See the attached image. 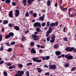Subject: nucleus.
Returning <instances> with one entry per match:
<instances>
[{
  "label": "nucleus",
  "instance_id": "nucleus-1",
  "mask_svg": "<svg viewBox=\"0 0 76 76\" xmlns=\"http://www.w3.org/2000/svg\"><path fill=\"white\" fill-rule=\"evenodd\" d=\"M31 37L32 38L34 39V41H38V40H39V36L35 34L32 35Z\"/></svg>",
  "mask_w": 76,
  "mask_h": 76
},
{
  "label": "nucleus",
  "instance_id": "nucleus-2",
  "mask_svg": "<svg viewBox=\"0 0 76 76\" xmlns=\"http://www.w3.org/2000/svg\"><path fill=\"white\" fill-rule=\"evenodd\" d=\"M53 28L50 27H49V30L46 32L47 34H46V36L47 37H49L50 34L52 32V31H53Z\"/></svg>",
  "mask_w": 76,
  "mask_h": 76
},
{
  "label": "nucleus",
  "instance_id": "nucleus-3",
  "mask_svg": "<svg viewBox=\"0 0 76 76\" xmlns=\"http://www.w3.org/2000/svg\"><path fill=\"white\" fill-rule=\"evenodd\" d=\"M17 73H20V74H16L14 76H22V75H23V74H24V72H23V71H17Z\"/></svg>",
  "mask_w": 76,
  "mask_h": 76
},
{
  "label": "nucleus",
  "instance_id": "nucleus-4",
  "mask_svg": "<svg viewBox=\"0 0 76 76\" xmlns=\"http://www.w3.org/2000/svg\"><path fill=\"white\" fill-rule=\"evenodd\" d=\"M74 48H75L74 47H68L66 48L65 50L67 52H68L69 51H72L73 50Z\"/></svg>",
  "mask_w": 76,
  "mask_h": 76
},
{
  "label": "nucleus",
  "instance_id": "nucleus-5",
  "mask_svg": "<svg viewBox=\"0 0 76 76\" xmlns=\"http://www.w3.org/2000/svg\"><path fill=\"white\" fill-rule=\"evenodd\" d=\"M65 58H66L68 60H72L73 58V56L71 55H66L65 56Z\"/></svg>",
  "mask_w": 76,
  "mask_h": 76
},
{
  "label": "nucleus",
  "instance_id": "nucleus-6",
  "mask_svg": "<svg viewBox=\"0 0 76 76\" xmlns=\"http://www.w3.org/2000/svg\"><path fill=\"white\" fill-rule=\"evenodd\" d=\"M15 16L16 17H18L19 15V10H15Z\"/></svg>",
  "mask_w": 76,
  "mask_h": 76
},
{
  "label": "nucleus",
  "instance_id": "nucleus-7",
  "mask_svg": "<svg viewBox=\"0 0 76 76\" xmlns=\"http://www.w3.org/2000/svg\"><path fill=\"white\" fill-rule=\"evenodd\" d=\"M56 69V66L55 65H51L49 67V69Z\"/></svg>",
  "mask_w": 76,
  "mask_h": 76
},
{
  "label": "nucleus",
  "instance_id": "nucleus-8",
  "mask_svg": "<svg viewBox=\"0 0 76 76\" xmlns=\"http://www.w3.org/2000/svg\"><path fill=\"white\" fill-rule=\"evenodd\" d=\"M34 26H39V27H41V24L38 22H36L34 23Z\"/></svg>",
  "mask_w": 76,
  "mask_h": 76
},
{
  "label": "nucleus",
  "instance_id": "nucleus-9",
  "mask_svg": "<svg viewBox=\"0 0 76 76\" xmlns=\"http://www.w3.org/2000/svg\"><path fill=\"white\" fill-rule=\"evenodd\" d=\"M50 56H46V57H43L42 58L43 60H48L50 59Z\"/></svg>",
  "mask_w": 76,
  "mask_h": 76
},
{
  "label": "nucleus",
  "instance_id": "nucleus-10",
  "mask_svg": "<svg viewBox=\"0 0 76 76\" xmlns=\"http://www.w3.org/2000/svg\"><path fill=\"white\" fill-rule=\"evenodd\" d=\"M58 73H60V74H62L63 73L64 70H63V69H58Z\"/></svg>",
  "mask_w": 76,
  "mask_h": 76
},
{
  "label": "nucleus",
  "instance_id": "nucleus-11",
  "mask_svg": "<svg viewBox=\"0 0 76 76\" xmlns=\"http://www.w3.org/2000/svg\"><path fill=\"white\" fill-rule=\"evenodd\" d=\"M9 16L10 18H12L13 17V11H11L9 12Z\"/></svg>",
  "mask_w": 76,
  "mask_h": 76
},
{
  "label": "nucleus",
  "instance_id": "nucleus-12",
  "mask_svg": "<svg viewBox=\"0 0 76 76\" xmlns=\"http://www.w3.org/2000/svg\"><path fill=\"white\" fill-rule=\"evenodd\" d=\"M14 27L16 31H19V30H20V28L18 26H14Z\"/></svg>",
  "mask_w": 76,
  "mask_h": 76
},
{
  "label": "nucleus",
  "instance_id": "nucleus-13",
  "mask_svg": "<svg viewBox=\"0 0 76 76\" xmlns=\"http://www.w3.org/2000/svg\"><path fill=\"white\" fill-rule=\"evenodd\" d=\"M31 52L33 54H35L36 53V51H35V50L34 48H33L31 49Z\"/></svg>",
  "mask_w": 76,
  "mask_h": 76
},
{
  "label": "nucleus",
  "instance_id": "nucleus-14",
  "mask_svg": "<svg viewBox=\"0 0 76 76\" xmlns=\"http://www.w3.org/2000/svg\"><path fill=\"white\" fill-rule=\"evenodd\" d=\"M61 7L62 10L63 11H64V12H65V11H66V10H67V8H64V7L62 6H61Z\"/></svg>",
  "mask_w": 76,
  "mask_h": 76
},
{
  "label": "nucleus",
  "instance_id": "nucleus-15",
  "mask_svg": "<svg viewBox=\"0 0 76 76\" xmlns=\"http://www.w3.org/2000/svg\"><path fill=\"white\" fill-rule=\"evenodd\" d=\"M36 30V31L39 32H41V30H40V28L39 27L37 28Z\"/></svg>",
  "mask_w": 76,
  "mask_h": 76
},
{
  "label": "nucleus",
  "instance_id": "nucleus-16",
  "mask_svg": "<svg viewBox=\"0 0 76 76\" xmlns=\"http://www.w3.org/2000/svg\"><path fill=\"white\" fill-rule=\"evenodd\" d=\"M9 21L7 20H4L3 21V23L5 25V24H7L8 23Z\"/></svg>",
  "mask_w": 76,
  "mask_h": 76
},
{
  "label": "nucleus",
  "instance_id": "nucleus-17",
  "mask_svg": "<svg viewBox=\"0 0 76 76\" xmlns=\"http://www.w3.org/2000/svg\"><path fill=\"white\" fill-rule=\"evenodd\" d=\"M37 70L38 71V73H41V72H42V70L41 69V68H38L37 69Z\"/></svg>",
  "mask_w": 76,
  "mask_h": 76
},
{
  "label": "nucleus",
  "instance_id": "nucleus-18",
  "mask_svg": "<svg viewBox=\"0 0 76 76\" xmlns=\"http://www.w3.org/2000/svg\"><path fill=\"white\" fill-rule=\"evenodd\" d=\"M51 3V2L50 1L48 0L47 1V5L48 6H50V5H51V4H50Z\"/></svg>",
  "mask_w": 76,
  "mask_h": 76
},
{
  "label": "nucleus",
  "instance_id": "nucleus-19",
  "mask_svg": "<svg viewBox=\"0 0 76 76\" xmlns=\"http://www.w3.org/2000/svg\"><path fill=\"white\" fill-rule=\"evenodd\" d=\"M5 38L6 39H8V38H10V36L9 35V34H7L5 36Z\"/></svg>",
  "mask_w": 76,
  "mask_h": 76
},
{
  "label": "nucleus",
  "instance_id": "nucleus-20",
  "mask_svg": "<svg viewBox=\"0 0 76 76\" xmlns=\"http://www.w3.org/2000/svg\"><path fill=\"white\" fill-rule=\"evenodd\" d=\"M23 4L24 6H26V0H23Z\"/></svg>",
  "mask_w": 76,
  "mask_h": 76
},
{
  "label": "nucleus",
  "instance_id": "nucleus-21",
  "mask_svg": "<svg viewBox=\"0 0 76 76\" xmlns=\"http://www.w3.org/2000/svg\"><path fill=\"white\" fill-rule=\"evenodd\" d=\"M9 35L10 37H13L14 35V34L12 32H10L9 34Z\"/></svg>",
  "mask_w": 76,
  "mask_h": 76
},
{
  "label": "nucleus",
  "instance_id": "nucleus-22",
  "mask_svg": "<svg viewBox=\"0 0 76 76\" xmlns=\"http://www.w3.org/2000/svg\"><path fill=\"white\" fill-rule=\"evenodd\" d=\"M69 66V64L68 63H67L66 64H64V67H68Z\"/></svg>",
  "mask_w": 76,
  "mask_h": 76
},
{
  "label": "nucleus",
  "instance_id": "nucleus-23",
  "mask_svg": "<svg viewBox=\"0 0 76 76\" xmlns=\"http://www.w3.org/2000/svg\"><path fill=\"white\" fill-rule=\"evenodd\" d=\"M12 48H9L7 50V51L8 52H11L12 51Z\"/></svg>",
  "mask_w": 76,
  "mask_h": 76
},
{
  "label": "nucleus",
  "instance_id": "nucleus-24",
  "mask_svg": "<svg viewBox=\"0 0 76 76\" xmlns=\"http://www.w3.org/2000/svg\"><path fill=\"white\" fill-rule=\"evenodd\" d=\"M15 67V65H13L12 66H9V69H13V67Z\"/></svg>",
  "mask_w": 76,
  "mask_h": 76
},
{
  "label": "nucleus",
  "instance_id": "nucleus-25",
  "mask_svg": "<svg viewBox=\"0 0 76 76\" xmlns=\"http://www.w3.org/2000/svg\"><path fill=\"white\" fill-rule=\"evenodd\" d=\"M54 41H55V39H52L50 40V42H51L52 43H54Z\"/></svg>",
  "mask_w": 76,
  "mask_h": 76
},
{
  "label": "nucleus",
  "instance_id": "nucleus-26",
  "mask_svg": "<svg viewBox=\"0 0 76 76\" xmlns=\"http://www.w3.org/2000/svg\"><path fill=\"white\" fill-rule=\"evenodd\" d=\"M3 74L4 76H7V72H6V71H4L3 72Z\"/></svg>",
  "mask_w": 76,
  "mask_h": 76
},
{
  "label": "nucleus",
  "instance_id": "nucleus-27",
  "mask_svg": "<svg viewBox=\"0 0 76 76\" xmlns=\"http://www.w3.org/2000/svg\"><path fill=\"white\" fill-rule=\"evenodd\" d=\"M18 67H19V68H21L22 67V66H23L22 65V64H18Z\"/></svg>",
  "mask_w": 76,
  "mask_h": 76
},
{
  "label": "nucleus",
  "instance_id": "nucleus-28",
  "mask_svg": "<svg viewBox=\"0 0 76 76\" xmlns=\"http://www.w3.org/2000/svg\"><path fill=\"white\" fill-rule=\"evenodd\" d=\"M33 60L34 61H36L37 62V60H38V58H32Z\"/></svg>",
  "mask_w": 76,
  "mask_h": 76
},
{
  "label": "nucleus",
  "instance_id": "nucleus-29",
  "mask_svg": "<svg viewBox=\"0 0 76 76\" xmlns=\"http://www.w3.org/2000/svg\"><path fill=\"white\" fill-rule=\"evenodd\" d=\"M27 1L28 3L29 4H32V2L31 0H27Z\"/></svg>",
  "mask_w": 76,
  "mask_h": 76
},
{
  "label": "nucleus",
  "instance_id": "nucleus-30",
  "mask_svg": "<svg viewBox=\"0 0 76 76\" xmlns=\"http://www.w3.org/2000/svg\"><path fill=\"white\" fill-rule=\"evenodd\" d=\"M12 4L13 6H16V3L15 2H12Z\"/></svg>",
  "mask_w": 76,
  "mask_h": 76
},
{
  "label": "nucleus",
  "instance_id": "nucleus-31",
  "mask_svg": "<svg viewBox=\"0 0 76 76\" xmlns=\"http://www.w3.org/2000/svg\"><path fill=\"white\" fill-rule=\"evenodd\" d=\"M6 3H10V0H6L5 1Z\"/></svg>",
  "mask_w": 76,
  "mask_h": 76
},
{
  "label": "nucleus",
  "instance_id": "nucleus-32",
  "mask_svg": "<svg viewBox=\"0 0 76 76\" xmlns=\"http://www.w3.org/2000/svg\"><path fill=\"white\" fill-rule=\"evenodd\" d=\"M29 13H28V12H26V13L25 16L26 17H28L29 16Z\"/></svg>",
  "mask_w": 76,
  "mask_h": 76
},
{
  "label": "nucleus",
  "instance_id": "nucleus-33",
  "mask_svg": "<svg viewBox=\"0 0 76 76\" xmlns=\"http://www.w3.org/2000/svg\"><path fill=\"white\" fill-rule=\"evenodd\" d=\"M39 20H44V17H39Z\"/></svg>",
  "mask_w": 76,
  "mask_h": 76
},
{
  "label": "nucleus",
  "instance_id": "nucleus-34",
  "mask_svg": "<svg viewBox=\"0 0 76 76\" xmlns=\"http://www.w3.org/2000/svg\"><path fill=\"white\" fill-rule=\"evenodd\" d=\"M50 26H55V24L54 23H52L50 25Z\"/></svg>",
  "mask_w": 76,
  "mask_h": 76
},
{
  "label": "nucleus",
  "instance_id": "nucleus-35",
  "mask_svg": "<svg viewBox=\"0 0 76 76\" xmlns=\"http://www.w3.org/2000/svg\"><path fill=\"white\" fill-rule=\"evenodd\" d=\"M41 61H42V60H41L37 59L36 62L37 63H40V62H41Z\"/></svg>",
  "mask_w": 76,
  "mask_h": 76
},
{
  "label": "nucleus",
  "instance_id": "nucleus-36",
  "mask_svg": "<svg viewBox=\"0 0 76 76\" xmlns=\"http://www.w3.org/2000/svg\"><path fill=\"white\" fill-rule=\"evenodd\" d=\"M61 54V52L60 51H57V56H60Z\"/></svg>",
  "mask_w": 76,
  "mask_h": 76
},
{
  "label": "nucleus",
  "instance_id": "nucleus-37",
  "mask_svg": "<svg viewBox=\"0 0 76 76\" xmlns=\"http://www.w3.org/2000/svg\"><path fill=\"white\" fill-rule=\"evenodd\" d=\"M32 65V63L30 62V63H28L27 64L26 66H29L30 65Z\"/></svg>",
  "mask_w": 76,
  "mask_h": 76
},
{
  "label": "nucleus",
  "instance_id": "nucleus-38",
  "mask_svg": "<svg viewBox=\"0 0 76 76\" xmlns=\"http://www.w3.org/2000/svg\"><path fill=\"white\" fill-rule=\"evenodd\" d=\"M75 15V14H71V15H70L69 17H74Z\"/></svg>",
  "mask_w": 76,
  "mask_h": 76
},
{
  "label": "nucleus",
  "instance_id": "nucleus-39",
  "mask_svg": "<svg viewBox=\"0 0 76 76\" xmlns=\"http://www.w3.org/2000/svg\"><path fill=\"white\" fill-rule=\"evenodd\" d=\"M15 43L16 42H12L11 43V45H14V44H15Z\"/></svg>",
  "mask_w": 76,
  "mask_h": 76
},
{
  "label": "nucleus",
  "instance_id": "nucleus-40",
  "mask_svg": "<svg viewBox=\"0 0 76 76\" xmlns=\"http://www.w3.org/2000/svg\"><path fill=\"white\" fill-rule=\"evenodd\" d=\"M56 37L54 35H53V36L50 37V38L51 39H55V38Z\"/></svg>",
  "mask_w": 76,
  "mask_h": 76
},
{
  "label": "nucleus",
  "instance_id": "nucleus-41",
  "mask_svg": "<svg viewBox=\"0 0 76 76\" xmlns=\"http://www.w3.org/2000/svg\"><path fill=\"white\" fill-rule=\"evenodd\" d=\"M37 13H34L33 14V17H34V18H35V17H36V16H37Z\"/></svg>",
  "mask_w": 76,
  "mask_h": 76
},
{
  "label": "nucleus",
  "instance_id": "nucleus-42",
  "mask_svg": "<svg viewBox=\"0 0 76 76\" xmlns=\"http://www.w3.org/2000/svg\"><path fill=\"white\" fill-rule=\"evenodd\" d=\"M33 11H30L29 12V13H30V15H32V14H33Z\"/></svg>",
  "mask_w": 76,
  "mask_h": 76
},
{
  "label": "nucleus",
  "instance_id": "nucleus-43",
  "mask_svg": "<svg viewBox=\"0 0 76 76\" xmlns=\"http://www.w3.org/2000/svg\"><path fill=\"white\" fill-rule=\"evenodd\" d=\"M45 75L46 76H49L50 75V73L49 72H46L45 74Z\"/></svg>",
  "mask_w": 76,
  "mask_h": 76
},
{
  "label": "nucleus",
  "instance_id": "nucleus-44",
  "mask_svg": "<svg viewBox=\"0 0 76 76\" xmlns=\"http://www.w3.org/2000/svg\"><path fill=\"white\" fill-rule=\"evenodd\" d=\"M8 25H9V27H12V26H13V24H12L10 23H9V24Z\"/></svg>",
  "mask_w": 76,
  "mask_h": 76
},
{
  "label": "nucleus",
  "instance_id": "nucleus-45",
  "mask_svg": "<svg viewBox=\"0 0 76 76\" xmlns=\"http://www.w3.org/2000/svg\"><path fill=\"white\" fill-rule=\"evenodd\" d=\"M39 53H43V50H42V49H40L39 50Z\"/></svg>",
  "mask_w": 76,
  "mask_h": 76
},
{
  "label": "nucleus",
  "instance_id": "nucleus-46",
  "mask_svg": "<svg viewBox=\"0 0 76 76\" xmlns=\"http://www.w3.org/2000/svg\"><path fill=\"white\" fill-rule=\"evenodd\" d=\"M4 63V61H0V65H1V64H2L3 63Z\"/></svg>",
  "mask_w": 76,
  "mask_h": 76
},
{
  "label": "nucleus",
  "instance_id": "nucleus-47",
  "mask_svg": "<svg viewBox=\"0 0 76 76\" xmlns=\"http://www.w3.org/2000/svg\"><path fill=\"white\" fill-rule=\"evenodd\" d=\"M64 39L65 41H67V38L66 37H64Z\"/></svg>",
  "mask_w": 76,
  "mask_h": 76
},
{
  "label": "nucleus",
  "instance_id": "nucleus-48",
  "mask_svg": "<svg viewBox=\"0 0 76 76\" xmlns=\"http://www.w3.org/2000/svg\"><path fill=\"white\" fill-rule=\"evenodd\" d=\"M0 50H1V51H3V48L2 46H1V47Z\"/></svg>",
  "mask_w": 76,
  "mask_h": 76
},
{
  "label": "nucleus",
  "instance_id": "nucleus-49",
  "mask_svg": "<svg viewBox=\"0 0 76 76\" xmlns=\"http://www.w3.org/2000/svg\"><path fill=\"white\" fill-rule=\"evenodd\" d=\"M31 45H32V46H34V42H31Z\"/></svg>",
  "mask_w": 76,
  "mask_h": 76
},
{
  "label": "nucleus",
  "instance_id": "nucleus-50",
  "mask_svg": "<svg viewBox=\"0 0 76 76\" xmlns=\"http://www.w3.org/2000/svg\"><path fill=\"white\" fill-rule=\"evenodd\" d=\"M74 70H76V68H75V67H73L72 68L71 70H72V71H74Z\"/></svg>",
  "mask_w": 76,
  "mask_h": 76
},
{
  "label": "nucleus",
  "instance_id": "nucleus-51",
  "mask_svg": "<svg viewBox=\"0 0 76 76\" xmlns=\"http://www.w3.org/2000/svg\"><path fill=\"white\" fill-rule=\"evenodd\" d=\"M26 38V37H23L22 38V41H23L25 40V39Z\"/></svg>",
  "mask_w": 76,
  "mask_h": 76
},
{
  "label": "nucleus",
  "instance_id": "nucleus-52",
  "mask_svg": "<svg viewBox=\"0 0 76 76\" xmlns=\"http://www.w3.org/2000/svg\"><path fill=\"white\" fill-rule=\"evenodd\" d=\"M42 26H44L45 25V23H42Z\"/></svg>",
  "mask_w": 76,
  "mask_h": 76
},
{
  "label": "nucleus",
  "instance_id": "nucleus-53",
  "mask_svg": "<svg viewBox=\"0 0 76 76\" xmlns=\"http://www.w3.org/2000/svg\"><path fill=\"white\" fill-rule=\"evenodd\" d=\"M50 25V22L49 21H48L47 22V26H48Z\"/></svg>",
  "mask_w": 76,
  "mask_h": 76
},
{
  "label": "nucleus",
  "instance_id": "nucleus-54",
  "mask_svg": "<svg viewBox=\"0 0 76 76\" xmlns=\"http://www.w3.org/2000/svg\"><path fill=\"white\" fill-rule=\"evenodd\" d=\"M26 75L27 76H29V72H28V71L26 72Z\"/></svg>",
  "mask_w": 76,
  "mask_h": 76
},
{
  "label": "nucleus",
  "instance_id": "nucleus-55",
  "mask_svg": "<svg viewBox=\"0 0 76 76\" xmlns=\"http://www.w3.org/2000/svg\"><path fill=\"white\" fill-rule=\"evenodd\" d=\"M68 10L69 11V12H71V11H72V8H69L68 9Z\"/></svg>",
  "mask_w": 76,
  "mask_h": 76
},
{
  "label": "nucleus",
  "instance_id": "nucleus-56",
  "mask_svg": "<svg viewBox=\"0 0 76 76\" xmlns=\"http://www.w3.org/2000/svg\"><path fill=\"white\" fill-rule=\"evenodd\" d=\"M1 31L2 32H3L4 31V28H2Z\"/></svg>",
  "mask_w": 76,
  "mask_h": 76
},
{
  "label": "nucleus",
  "instance_id": "nucleus-57",
  "mask_svg": "<svg viewBox=\"0 0 76 76\" xmlns=\"http://www.w3.org/2000/svg\"><path fill=\"white\" fill-rule=\"evenodd\" d=\"M7 65L8 66H11V65H12V64L10 63H8L7 64Z\"/></svg>",
  "mask_w": 76,
  "mask_h": 76
},
{
  "label": "nucleus",
  "instance_id": "nucleus-58",
  "mask_svg": "<svg viewBox=\"0 0 76 76\" xmlns=\"http://www.w3.org/2000/svg\"><path fill=\"white\" fill-rule=\"evenodd\" d=\"M44 67H45V68L46 67V68H48V66L46 65H44Z\"/></svg>",
  "mask_w": 76,
  "mask_h": 76
},
{
  "label": "nucleus",
  "instance_id": "nucleus-59",
  "mask_svg": "<svg viewBox=\"0 0 76 76\" xmlns=\"http://www.w3.org/2000/svg\"><path fill=\"white\" fill-rule=\"evenodd\" d=\"M50 37H48L47 38V41H50Z\"/></svg>",
  "mask_w": 76,
  "mask_h": 76
},
{
  "label": "nucleus",
  "instance_id": "nucleus-60",
  "mask_svg": "<svg viewBox=\"0 0 76 76\" xmlns=\"http://www.w3.org/2000/svg\"><path fill=\"white\" fill-rule=\"evenodd\" d=\"M66 27L65 26L64 28L63 29V32H66V31H65V30L66 29Z\"/></svg>",
  "mask_w": 76,
  "mask_h": 76
},
{
  "label": "nucleus",
  "instance_id": "nucleus-61",
  "mask_svg": "<svg viewBox=\"0 0 76 76\" xmlns=\"http://www.w3.org/2000/svg\"><path fill=\"white\" fill-rule=\"evenodd\" d=\"M37 46L38 48H40L41 47V46L39 45H37Z\"/></svg>",
  "mask_w": 76,
  "mask_h": 76
},
{
  "label": "nucleus",
  "instance_id": "nucleus-62",
  "mask_svg": "<svg viewBox=\"0 0 76 76\" xmlns=\"http://www.w3.org/2000/svg\"><path fill=\"white\" fill-rule=\"evenodd\" d=\"M61 57H64V56H65V55L62 54V55H61Z\"/></svg>",
  "mask_w": 76,
  "mask_h": 76
},
{
  "label": "nucleus",
  "instance_id": "nucleus-63",
  "mask_svg": "<svg viewBox=\"0 0 76 76\" xmlns=\"http://www.w3.org/2000/svg\"><path fill=\"white\" fill-rule=\"evenodd\" d=\"M40 48H44V46L42 45L40 46Z\"/></svg>",
  "mask_w": 76,
  "mask_h": 76
},
{
  "label": "nucleus",
  "instance_id": "nucleus-64",
  "mask_svg": "<svg viewBox=\"0 0 76 76\" xmlns=\"http://www.w3.org/2000/svg\"><path fill=\"white\" fill-rule=\"evenodd\" d=\"M74 52H75V53H76V48H74L73 50Z\"/></svg>",
  "mask_w": 76,
  "mask_h": 76
}]
</instances>
